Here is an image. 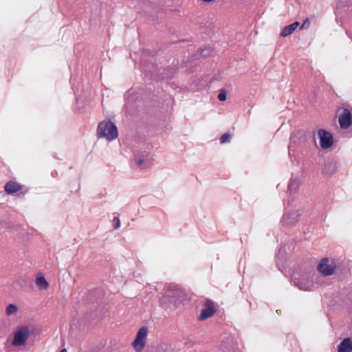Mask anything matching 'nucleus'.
Returning <instances> with one entry per match:
<instances>
[{
	"mask_svg": "<svg viewBox=\"0 0 352 352\" xmlns=\"http://www.w3.org/2000/svg\"><path fill=\"white\" fill-rule=\"evenodd\" d=\"M112 223L114 229H118L120 227V221L118 217H114Z\"/></svg>",
	"mask_w": 352,
	"mask_h": 352,
	"instance_id": "18",
	"label": "nucleus"
},
{
	"mask_svg": "<svg viewBox=\"0 0 352 352\" xmlns=\"http://www.w3.org/2000/svg\"><path fill=\"white\" fill-rule=\"evenodd\" d=\"M21 189V186L14 182H10L5 186V190L8 194H12Z\"/></svg>",
	"mask_w": 352,
	"mask_h": 352,
	"instance_id": "15",
	"label": "nucleus"
},
{
	"mask_svg": "<svg viewBox=\"0 0 352 352\" xmlns=\"http://www.w3.org/2000/svg\"><path fill=\"white\" fill-rule=\"evenodd\" d=\"M118 135L116 126L110 121H102L99 123L97 129L98 138H105L108 141H112L117 138Z\"/></svg>",
	"mask_w": 352,
	"mask_h": 352,
	"instance_id": "2",
	"label": "nucleus"
},
{
	"mask_svg": "<svg viewBox=\"0 0 352 352\" xmlns=\"http://www.w3.org/2000/svg\"><path fill=\"white\" fill-rule=\"evenodd\" d=\"M300 213L298 211H292L284 214L282 219V223L285 227H292L298 221Z\"/></svg>",
	"mask_w": 352,
	"mask_h": 352,
	"instance_id": "6",
	"label": "nucleus"
},
{
	"mask_svg": "<svg viewBox=\"0 0 352 352\" xmlns=\"http://www.w3.org/2000/svg\"><path fill=\"white\" fill-rule=\"evenodd\" d=\"M352 340L350 338H344L338 346V352H351Z\"/></svg>",
	"mask_w": 352,
	"mask_h": 352,
	"instance_id": "13",
	"label": "nucleus"
},
{
	"mask_svg": "<svg viewBox=\"0 0 352 352\" xmlns=\"http://www.w3.org/2000/svg\"><path fill=\"white\" fill-rule=\"evenodd\" d=\"M336 265L327 258H323L318 266V270L323 276H330L335 272Z\"/></svg>",
	"mask_w": 352,
	"mask_h": 352,
	"instance_id": "5",
	"label": "nucleus"
},
{
	"mask_svg": "<svg viewBox=\"0 0 352 352\" xmlns=\"http://www.w3.org/2000/svg\"><path fill=\"white\" fill-rule=\"evenodd\" d=\"M230 138H231V136H230V134L224 133L221 137L220 142H221V144H223V143H226V142H230Z\"/></svg>",
	"mask_w": 352,
	"mask_h": 352,
	"instance_id": "17",
	"label": "nucleus"
},
{
	"mask_svg": "<svg viewBox=\"0 0 352 352\" xmlns=\"http://www.w3.org/2000/svg\"><path fill=\"white\" fill-rule=\"evenodd\" d=\"M184 297V291L178 287H168L160 297L161 307L166 309H175L181 303Z\"/></svg>",
	"mask_w": 352,
	"mask_h": 352,
	"instance_id": "1",
	"label": "nucleus"
},
{
	"mask_svg": "<svg viewBox=\"0 0 352 352\" xmlns=\"http://www.w3.org/2000/svg\"><path fill=\"white\" fill-rule=\"evenodd\" d=\"M214 314L213 302L210 300L206 302V308L203 309L199 316V320H205L212 317Z\"/></svg>",
	"mask_w": 352,
	"mask_h": 352,
	"instance_id": "10",
	"label": "nucleus"
},
{
	"mask_svg": "<svg viewBox=\"0 0 352 352\" xmlns=\"http://www.w3.org/2000/svg\"><path fill=\"white\" fill-rule=\"evenodd\" d=\"M135 160L136 164L141 169H146L149 168L151 166L153 162L152 158L147 153H144L140 156H135Z\"/></svg>",
	"mask_w": 352,
	"mask_h": 352,
	"instance_id": "8",
	"label": "nucleus"
},
{
	"mask_svg": "<svg viewBox=\"0 0 352 352\" xmlns=\"http://www.w3.org/2000/svg\"><path fill=\"white\" fill-rule=\"evenodd\" d=\"M226 93L225 91H221L218 95V99L220 101H224L226 100Z\"/></svg>",
	"mask_w": 352,
	"mask_h": 352,
	"instance_id": "19",
	"label": "nucleus"
},
{
	"mask_svg": "<svg viewBox=\"0 0 352 352\" xmlns=\"http://www.w3.org/2000/svg\"><path fill=\"white\" fill-rule=\"evenodd\" d=\"M35 284L40 290H46L49 287V283L42 273L36 274Z\"/></svg>",
	"mask_w": 352,
	"mask_h": 352,
	"instance_id": "12",
	"label": "nucleus"
},
{
	"mask_svg": "<svg viewBox=\"0 0 352 352\" xmlns=\"http://www.w3.org/2000/svg\"><path fill=\"white\" fill-rule=\"evenodd\" d=\"M60 352H67V350L65 349H63V350H61Z\"/></svg>",
	"mask_w": 352,
	"mask_h": 352,
	"instance_id": "20",
	"label": "nucleus"
},
{
	"mask_svg": "<svg viewBox=\"0 0 352 352\" xmlns=\"http://www.w3.org/2000/svg\"><path fill=\"white\" fill-rule=\"evenodd\" d=\"M148 333V329L146 327H142L138 330L135 338L132 343L133 348L136 352L143 351L146 346Z\"/></svg>",
	"mask_w": 352,
	"mask_h": 352,
	"instance_id": "4",
	"label": "nucleus"
},
{
	"mask_svg": "<svg viewBox=\"0 0 352 352\" xmlns=\"http://www.w3.org/2000/svg\"><path fill=\"white\" fill-rule=\"evenodd\" d=\"M30 336V329L28 326L20 327L14 333L12 344L14 346L25 345Z\"/></svg>",
	"mask_w": 352,
	"mask_h": 352,
	"instance_id": "3",
	"label": "nucleus"
},
{
	"mask_svg": "<svg viewBox=\"0 0 352 352\" xmlns=\"http://www.w3.org/2000/svg\"><path fill=\"white\" fill-rule=\"evenodd\" d=\"M299 25L298 22H294L283 28L282 32H280V36L282 37H286L291 34H292L294 30L297 28V27Z\"/></svg>",
	"mask_w": 352,
	"mask_h": 352,
	"instance_id": "14",
	"label": "nucleus"
},
{
	"mask_svg": "<svg viewBox=\"0 0 352 352\" xmlns=\"http://www.w3.org/2000/svg\"><path fill=\"white\" fill-rule=\"evenodd\" d=\"M320 138V145L322 148H328L333 144V137L330 133L324 129H320L318 132Z\"/></svg>",
	"mask_w": 352,
	"mask_h": 352,
	"instance_id": "7",
	"label": "nucleus"
},
{
	"mask_svg": "<svg viewBox=\"0 0 352 352\" xmlns=\"http://www.w3.org/2000/svg\"><path fill=\"white\" fill-rule=\"evenodd\" d=\"M295 285L303 291H311L315 287V284L312 280L308 278H302L297 283L295 282Z\"/></svg>",
	"mask_w": 352,
	"mask_h": 352,
	"instance_id": "11",
	"label": "nucleus"
},
{
	"mask_svg": "<svg viewBox=\"0 0 352 352\" xmlns=\"http://www.w3.org/2000/svg\"><path fill=\"white\" fill-rule=\"evenodd\" d=\"M339 124L342 129H348L351 124V114L349 109H344L339 116Z\"/></svg>",
	"mask_w": 352,
	"mask_h": 352,
	"instance_id": "9",
	"label": "nucleus"
},
{
	"mask_svg": "<svg viewBox=\"0 0 352 352\" xmlns=\"http://www.w3.org/2000/svg\"><path fill=\"white\" fill-rule=\"evenodd\" d=\"M6 314L8 316L15 315L18 311V307L14 304H9L6 308Z\"/></svg>",
	"mask_w": 352,
	"mask_h": 352,
	"instance_id": "16",
	"label": "nucleus"
}]
</instances>
